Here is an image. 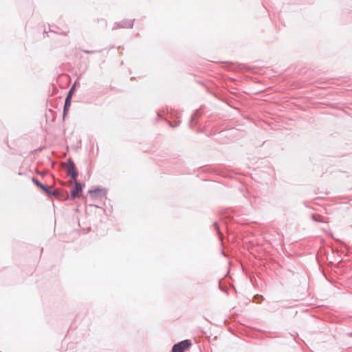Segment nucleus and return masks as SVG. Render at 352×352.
I'll use <instances>...</instances> for the list:
<instances>
[{
  "instance_id": "13",
  "label": "nucleus",
  "mask_w": 352,
  "mask_h": 352,
  "mask_svg": "<svg viewBox=\"0 0 352 352\" xmlns=\"http://www.w3.org/2000/svg\"><path fill=\"white\" fill-rule=\"evenodd\" d=\"M263 297L262 296H258V295H257V296H254V300H257L256 302H257L258 303H260V302H261V300H263Z\"/></svg>"
},
{
  "instance_id": "16",
  "label": "nucleus",
  "mask_w": 352,
  "mask_h": 352,
  "mask_svg": "<svg viewBox=\"0 0 352 352\" xmlns=\"http://www.w3.org/2000/svg\"><path fill=\"white\" fill-rule=\"evenodd\" d=\"M170 127H175V126H173L171 124H170Z\"/></svg>"
},
{
  "instance_id": "11",
  "label": "nucleus",
  "mask_w": 352,
  "mask_h": 352,
  "mask_svg": "<svg viewBox=\"0 0 352 352\" xmlns=\"http://www.w3.org/2000/svg\"><path fill=\"white\" fill-rule=\"evenodd\" d=\"M214 229L217 230L218 234L219 235L220 237H221V236L223 235V234L221 233V230H220V228H219V224L217 223V222H214Z\"/></svg>"
},
{
  "instance_id": "15",
  "label": "nucleus",
  "mask_w": 352,
  "mask_h": 352,
  "mask_svg": "<svg viewBox=\"0 0 352 352\" xmlns=\"http://www.w3.org/2000/svg\"><path fill=\"white\" fill-rule=\"evenodd\" d=\"M76 83H77V82H74V84L73 85H74V87H75L76 86H77V84H76Z\"/></svg>"
},
{
  "instance_id": "3",
  "label": "nucleus",
  "mask_w": 352,
  "mask_h": 352,
  "mask_svg": "<svg viewBox=\"0 0 352 352\" xmlns=\"http://www.w3.org/2000/svg\"><path fill=\"white\" fill-rule=\"evenodd\" d=\"M74 188L71 191V197L72 199L78 197L80 196V193L82 190V184H80V182H78L76 180L74 181Z\"/></svg>"
},
{
  "instance_id": "8",
  "label": "nucleus",
  "mask_w": 352,
  "mask_h": 352,
  "mask_svg": "<svg viewBox=\"0 0 352 352\" xmlns=\"http://www.w3.org/2000/svg\"><path fill=\"white\" fill-rule=\"evenodd\" d=\"M32 182L38 188H40L41 189L43 190L44 188L45 189L46 188V185H44L43 184H42L41 182H40L37 179H36L35 177H32Z\"/></svg>"
},
{
  "instance_id": "10",
  "label": "nucleus",
  "mask_w": 352,
  "mask_h": 352,
  "mask_svg": "<svg viewBox=\"0 0 352 352\" xmlns=\"http://www.w3.org/2000/svg\"><path fill=\"white\" fill-rule=\"evenodd\" d=\"M199 116V112L197 110L191 116V119L190 120V126L192 127V123L193 120H195L197 117Z\"/></svg>"
},
{
  "instance_id": "14",
  "label": "nucleus",
  "mask_w": 352,
  "mask_h": 352,
  "mask_svg": "<svg viewBox=\"0 0 352 352\" xmlns=\"http://www.w3.org/2000/svg\"><path fill=\"white\" fill-rule=\"evenodd\" d=\"M97 51H95V50H83V52L85 53V54H94V53H96Z\"/></svg>"
},
{
  "instance_id": "2",
  "label": "nucleus",
  "mask_w": 352,
  "mask_h": 352,
  "mask_svg": "<svg viewBox=\"0 0 352 352\" xmlns=\"http://www.w3.org/2000/svg\"><path fill=\"white\" fill-rule=\"evenodd\" d=\"M191 344V341L189 340H182L173 346L171 352H184Z\"/></svg>"
},
{
  "instance_id": "12",
  "label": "nucleus",
  "mask_w": 352,
  "mask_h": 352,
  "mask_svg": "<svg viewBox=\"0 0 352 352\" xmlns=\"http://www.w3.org/2000/svg\"><path fill=\"white\" fill-rule=\"evenodd\" d=\"M74 90H75V89H74V85H73V86L70 88L69 91H68L67 95V96H66V97H69V98H72V95H73V94H74Z\"/></svg>"
},
{
  "instance_id": "7",
  "label": "nucleus",
  "mask_w": 352,
  "mask_h": 352,
  "mask_svg": "<svg viewBox=\"0 0 352 352\" xmlns=\"http://www.w3.org/2000/svg\"><path fill=\"white\" fill-rule=\"evenodd\" d=\"M71 100H72V98H70L69 97H66V98H65V104H64V107H63V116H65L67 114V111H69V109L71 105Z\"/></svg>"
},
{
  "instance_id": "5",
  "label": "nucleus",
  "mask_w": 352,
  "mask_h": 352,
  "mask_svg": "<svg viewBox=\"0 0 352 352\" xmlns=\"http://www.w3.org/2000/svg\"><path fill=\"white\" fill-rule=\"evenodd\" d=\"M104 189H102L100 188V187H97L94 189H91L88 191V193L90 195V196L91 197V198H98V197H102V192L104 190Z\"/></svg>"
},
{
  "instance_id": "1",
  "label": "nucleus",
  "mask_w": 352,
  "mask_h": 352,
  "mask_svg": "<svg viewBox=\"0 0 352 352\" xmlns=\"http://www.w3.org/2000/svg\"><path fill=\"white\" fill-rule=\"evenodd\" d=\"M67 175L69 176L73 181H76L78 175V172L76 168L74 161L69 158L67 161Z\"/></svg>"
},
{
  "instance_id": "4",
  "label": "nucleus",
  "mask_w": 352,
  "mask_h": 352,
  "mask_svg": "<svg viewBox=\"0 0 352 352\" xmlns=\"http://www.w3.org/2000/svg\"><path fill=\"white\" fill-rule=\"evenodd\" d=\"M52 187L46 186V188L43 189V190L50 197L54 196L59 199H62L63 196L61 195V192L59 190H51Z\"/></svg>"
},
{
  "instance_id": "9",
  "label": "nucleus",
  "mask_w": 352,
  "mask_h": 352,
  "mask_svg": "<svg viewBox=\"0 0 352 352\" xmlns=\"http://www.w3.org/2000/svg\"><path fill=\"white\" fill-rule=\"evenodd\" d=\"M311 219L316 222H323L324 221V217L320 214H317V215L312 214Z\"/></svg>"
},
{
  "instance_id": "6",
  "label": "nucleus",
  "mask_w": 352,
  "mask_h": 352,
  "mask_svg": "<svg viewBox=\"0 0 352 352\" xmlns=\"http://www.w3.org/2000/svg\"><path fill=\"white\" fill-rule=\"evenodd\" d=\"M133 20L129 19L122 21L118 25L121 28H131L133 26Z\"/></svg>"
}]
</instances>
